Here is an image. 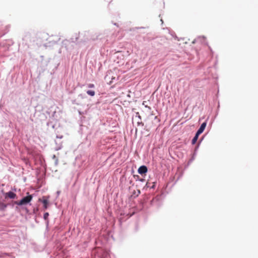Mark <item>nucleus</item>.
<instances>
[{"mask_svg":"<svg viewBox=\"0 0 258 258\" xmlns=\"http://www.w3.org/2000/svg\"><path fill=\"white\" fill-rule=\"evenodd\" d=\"M161 21L162 22V23H163L162 19H161Z\"/></svg>","mask_w":258,"mask_h":258,"instance_id":"obj_21","label":"nucleus"},{"mask_svg":"<svg viewBox=\"0 0 258 258\" xmlns=\"http://www.w3.org/2000/svg\"><path fill=\"white\" fill-rule=\"evenodd\" d=\"M55 143L56 145L55 148L56 150H59L62 148V142L59 140H55Z\"/></svg>","mask_w":258,"mask_h":258,"instance_id":"obj_7","label":"nucleus"},{"mask_svg":"<svg viewBox=\"0 0 258 258\" xmlns=\"http://www.w3.org/2000/svg\"><path fill=\"white\" fill-rule=\"evenodd\" d=\"M170 34L173 37L175 38V39H177V40H178V37L176 36L174 32H173V31L170 32Z\"/></svg>","mask_w":258,"mask_h":258,"instance_id":"obj_11","label":"nucleus"},{"mask_svg":"<svg viewBox=\"0 0 258 258\" xmlns=\"http://www.w3.org/2000/svg\"><path fill=\"white\" fill-rule=\"evenodd\" d=\"M63 138L62 136H56V140H60Z\"/></svg>","mask_w":258,"mask_h":258,"instance_id":"obj_17","label":"nucleus"},{"mask_svg":"<svg viewBox=\"0 0 258 258\" xmlns=\"http://www.w3.org/2000/svg\"><path fill=\"white\" fill-rule=\"evenodd\" d=\"M33 197L32 195H28L23 198L20 201H16L15 203L19 206L26 205L29 203L32 200Z\"/></svg>","mask_w":258,"mask_h":258,"instance_id":"obj_3","label":"nucleus"},{"mask_svg":"<svg viewBox=\"0 0 258 258\" xmlns=\"http://www.w3.org/2000/svg\"><path fill=\"white\" fill-rule=\"evenodd\" d=\"M87 87L89 88H93L95 87V85L93 84H89L87 85Z\"/></svg>","mask_w":258,"mask_h":258,"instance_id":"obj_15","label":"nucleus"},{"mask_svg":"<svg viewBox=\"0 0 258 258\" xmlns=\"http://www.w3.org/2000/svg\"><path fill=\"white\" fill-rule=\"evenodd\" d=\"M16 194L12 191H9L5 194V198H9L10 199H15L16 198Z\"/></svg>","mask_w":258,"mask_h":258,"instance_id":"obj_6","label":"nucleus"},{"mask_svg":"<svg viewBox=\"0 0 258 258\" xmlns=\"http://www.w3.org/2000/svg\"><path fill=\"white\" fill-rule=\"evenodd\" d=\"M41 57L42 58V59L39 63L38 68L41 69L40 70H39L40 72L41 71V72H43L47 69V66L49 62V59H43V56H41Z\"/></svg>","mask_w":258,"mask_h":258,"instance_id":"obj_4","label":"nucleus"},{"mask_svg":"<svg viewBox=\"0 0 258 258\" xmlns=\"http://www.w3.org/2000/svg\"><path fill=\"white\" fill-rule=\"evenodd\" d=\"M56 42H57L55 41H50L48 43H50V44L51 43V44H52V45H53V44H56Z\"/></svg>","mask_w":258,"mask_h":258,"instance_id":"obj_18","label":"nucleus"},{"mask_svg":"<svg viewBox=\"0 0 258 258\" xmlns=\"http://www.w3.org/2000/svg\"><path fill=\"white\" fill-rule=\"evenodd\" d=\"M42 203L43 204L44 208L46 209L47 208V205L48 204V200L45 197H43Z\"/></svg>","mask_w":258,"mask_h":258,"instance_id":"obj_9","label":"nucleus"},{"mask_svg":"<svg viewBox=\"0 0 258 258\" xmlns=\"http://www.w3.org/2000/svg\"><path fill=\"white\" fill-rule=\"evenodd\" d=\"M205 37L204 36H199L197 39H195L193 41L192 43H195L196 42L200 41L202 43H204L205 40Z\"/></svg>","mask_w":258,"mask_h":258,"instance_id":"obj_8","label":"nucleus"},{"mask_svg":"<svg viewBox=\"0 0 258 258\" xmlns=\"http://www.w3.org/2000/svg\"><path fill=\"white\" fill-rule=\"evenodd\" d=\"M148 171L147 167L146 166L143 165L139 167L138 169V172L139 174L143 175L145 174Z\"/></svg>","mask_w":258,"mask_h":258,"instance_id":"obj_5","label":"nucleus"},{"mask_svg":"<svg viewBox=\"0 0 258 258\" xmlns=\"http://www.w3.org/2000/svg\"><path fill=\"white\" fill-rule=\"evenodd\" d=\"M87 94L91 96H94L95 95V92L93 90H88L86 91Z\"/></svg>","mask_w":258,"mask_h":258,"instance_id":"obj_10","label":"nucleus"},{"mask_svg":"<svg viewBox=\"0 0 258 258\" xmlns=\"http://www.w3.org/2000/svg\"><path fill=\"white\" fill-rule=\"evenodd\" d=\"M78 37L76 35V37L72 38L70 40H64L62 42L61 48L59 50V53L64 52V49L68 52H71L74 47V44L78 42Z\"/></svg>","mask_w":258,"mask_h":258,"instance_id":"obj_1","label":"nucleus"},{"mask_svg":"<svg viewBox=\"0 0 258 258\" xmlns=\"http://www.w3.org/2000/svg\"><path fill=\"white\" fill-rule=\"evenodd\" d=\"M144 125V123L142 122L141 120H138V122H137V125L138 126H140L141 125L142 126H143Z\"/></svg>","mask_w":258,"mask_h":258,"instance_id":"obj_13","label":"nucleus"},{"mask_svg":"<svg viewBox=\"0 0 258 258\" xmlns=\"http://www.w3.org/2000/svg\"><path fill=\"white\" fill-rule=\"evenodd\" d=\"M55 155H53V158H55Z\"/></svg>","mask_w":258,"mask_h":258,"instance_id":"obj_22","label":"nucleus"},{"mask_svg":"<svg viewBox=\"0 0 258 258\" xmlns=\"http://www.w3.org/2000/svg\"><path fill=\"white\" fill-rule=\"evenodd\" d=\"M203 138H201V139L200 140V141H199V143H198V147H199V144L201 143V142H202V140H203Z\"/></svg>","mask_w":258,"mask_h":258,"instance_id":"obj_19","label":"nucleus"},{"mask_svg":"<svg viewBox=\"0 0 258 258\" xmlns=\"http://www.w3.org/2000/svg\"><path fill=\"white\" fill-rule=\"evenodd\" d=\"M48 216H49L48 213L46 212V213H44V216H43L44 219L45 220H47L48 219Z\"/></svg>","mask_w":258,"mask_h":258,"instance_id":"obj_14","label":"nucleus"},{"mask_svg":"<svg viewBox=\"0 0 258 258\" xmlns=\"http://www.w3.org/2000/svg\"><path fill=\"white\" fill-rule=\"evenodd\" d=\"M135 117H137L139 120H141L142 118L141 116L140 115L139 113L138 112L136 113V116Z\"/></svg>","mask_w":258,"mask_h":258,"instance_id":"obj_12","label":"nucleus"},{"mask_svg":"<svg viewBox=\"0 0 258 258\" xmlns=\"http://www.w3.org/2000/svg\"><path fill=\"white\" fill-rule=\"evenodd\" d=\"M206 125H207V121H204L201 124L200 127L198 130V131L196 132L195 136L194 137V138H192V139L191 140V144L192 145H195L197 142V141L199 139V136L202 133H203V132L204 131L205 128L206 127Z\"/></svg>","mask_w":258,"mask_h":258,"instance_id":"obj_2","label":"nucleus"},{"mask_svg":"<svg viewBox=\"0 0 258 258\" xmlns=\"http://www.w3.org/2000/svg\"><path fill=\"white\" fill-rule=\"evenodd\" d=\"M72 104H76V105H79V103H78L76 101V100H72Z\"/></svg>","mask_w":258,"mask_h":258,"instance_id":"obj_16","label":"nucleus"},{"mask_svg":"<svg viewBox=\"0 0 258 258\" xmlns=\"http://www.w3.org/2000/svg\"><path fill=\"white\" fill-rule=\"evenodd\" d=\"M79 97H81L82 98H84V96H83V95L82 94H80L79 95Z\"/></svg>","mask_w":258,"mask_h":258,"instance_id":"obj_20","label":"nucleus"}]
</instances>
